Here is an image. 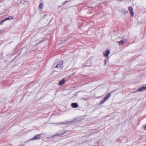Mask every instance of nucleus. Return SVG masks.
<instances>
[{"label": "nucleus", "instance_id": "12", "mask_svg": "<svg viewBox=\"0 0 146 146\" xmlns=\"http://www.w3.org/2000/svg\"><path fill=\"white\" fill-rule=\"evenodd\" d=\"M89 61H90L88 60L87 61H86V62L85 63L83 64L85 66H90V64H88V65L87 64V63L89 62Z\"/></svg>", "mask_w": 146, "mask_h": 146}, {"label": "nucleus", "instance_id": "13", "mask_svg": "<svg viewBox=\"0 0 146 146\" xmlns=\"http://www.w3.org/2000/svg\"><path fill=\"white\" fill-rule=\"evenodd\" d=\"M119 45H122L124 44V42L123 40H121L120 41L118 42Z\"/></svg>", "mask_w": 146, "mask_h": 146}, {"label": "nucleus", "instance_id": "2", "mask_svg": "<svg viewBox=\"0 0 146 146\" xmlns=\"http://www.w3.org/2000/svg\"><path fill=\"white\" fill-rule=\"evenodd\" d=\"M63 67V62L62 61H60L58 62L57 64L55 66V68L59 69H61Z\"/></svg>", "mask_w": 146, "mask_h": 146}, {"label": "nucleus", "instance_id": "3", "mask_svg": "<svg viewBox=\"0 0 146 146\" xmlns=\"http://www.w3.org/2000/svg\"><path fill=\"white\" fill-rule=\"evenodd\" d=\"M66 132V131L64 130H61L58 132L56 134L52 136V137H54L56 136H59L64 134Z\"/></svg>", "mask_w": 146, "mask_h": 146}, {"label": "nucleus", "instance_id": "19", "mask_svg": "<svg viewBox=\"0 0 146 146\" xmlns=\"http://www.w3.org/2000/svg\"><path fill=\"white\" fill-rule=\"evenodd\" d=\"M127 13H128V11H125V14Z\"/></svg>", "mask_w": 146, "mask_h": 146}, {"label": "nucleus", "instance_id": "4", "mask_svg": "<svg viewBox=\"0 0 146 146\" xmlns=\"http://www.w3.org/2000/svg\"><path fill=\"white\" fill-rule=\"evenodd\" d=\"M76 119L72 120L71 121H66L64 122H60L59 124H62V125H67L68 124L72 123L76 121H75Z\"/></svg>", "mask_w": 146, "mask_h": 146}, {"label": "nucleus", "instance_id": "7", "mask_svg": "<svg viewBox=\"0 0 146 146\" xmlns=\"http://www.w3.org/2000/svg\"><path fill=\"white\" fill-rule=\"evenodd\" d=\"M128 9L132 17H133L134 15V13L133 10V8L132 7H129L128 8Z\"/></svg>", "mask_w": 146, "mask_h": 146}, {"label": "nucleus", "instance_id": "16", "mask_svg": "<svg viewBox=\"0 0 146 146\" xmlns=\"http://www.w3.org/2000/svg\"><path fill=\"white\" fill-rule=\"evenodd\" d=\"M5 21V19H4L1 21L0 22V25H2L3 24V22Z\"/></svg>", "mask_w": 146, "mask_h": 146}, {"label": "nucleus", "instance_id": "21", "mask_svg": "<svg viewBox=\"0 0 146 146\" xmlns=\"http://www.w3.org/2000/svg\"><path fill=\"white\" fill-rule=\"evenodd\" d=\"M1 34V33H0V34Z\"/></svg>", "mask_w": 146, "mask_h": 146}, {"label": "nucleus", "instance_id": "14", "mask_svg": "<svg viewBox=\"0 0 146 146\" xmlns=\"http://www.w3.org/2000/svg\"><path fill=\"white\" fill-rule=\"evenodd\" d=\"M13 19V17L12 16H9L8 17H7L5 19V21H6L12 19Z\"/></svg>", "mask_w": 146, "mask_h": 146}, {"label": "nucleus", "instance_id": "9", "mask_svg": "<svg viewBox=\"0 0 146 146\" xmlns=\"http://www.w3.org/2000/svg\"><path fill=\"white\" fill-rule=\"evenodd\" d=\"M71 106L74 108H77L78 106V104L77 103H72Z\"/></svg>", "mask_w": 146, "mask_h": 146}, {"label": "nucleus", "instance_id": "6", "mask_svg": "<svg viewBox=\"0 0 146 146\" xmlns=\"http://www.w3.org/2000/svg\"><path fill=\"white\" fill-rule=\"evenodd\" d=\"M41 134H39L36 135H35L33 138H31L30 139V141H33L34 140H36L39 139L40 137Z\"/></svg>", "mask_w": 146, "mask_h": 146}, {"label": "nucleus", "instance_id": "17", "mask_svg": "<svg viewBox=\"0 0 146 146\" xmlns=\"http://www.w3.org/2000/svg\"><path fill=\"white\" fill-rule=\"evenodd\" d=\"M68 1H65L64 3H63L62 4L63 5H64L66 3H67V2H68Z\"/></svg>", "mask_w": 146, "mask_h": 146}, {"label": "nucleus", "instance_id": "5", "mask_svg": "<svg viewBox=\"0 0 146 146\" xmlns=\"http://www.w3.org/2000/svg\"><path fill=\"white\" fill-rule=\"evenodd\" d=\"M110 53V50L108 49L106 50L103 53L104 56L106 57L107 58H108V55Z\"/></svg>", "mask_w": 146, "mask_h": 146}, {"label": "nucleus", "instance_id": "15", "mask_svg": "<svg viewBox=\"0 0 146 146\" xmlns=\"http://www.w3.org/2000/svg\"><path fill=\"white\" fill-rule=\"evenodd\" d=\"M108 58H106L104 62L105 65H106V64L107 62H108Z\"/></svg>", "mask_w": 146, "mask_h": 146}, {"label": "nucleus", "instance_id": "11", "mask_svg": "<svg viewBox=\"0 0 146 146\" xmlns=\"http://www.w3.org/2000/svg\"><path fill=\"white\" fill-rule=\"evenodd\" d=\"M43 6L44 5L43 3H40L39 5V8L41 9H42L43 7Z\"/></svg>", "mask_w": 146, "mask_h": 146}, {"label": "nucleus", "instance_id": "10", "mask_svg": "<svg viewBox=\"0 0 146 146\" xmlns=\"http://www.w3.org/2000/svg\"><path fill=\"white\" fill-rule=\"evenodd\" d=\"M146 90V85L145 87H141L138 89V91L140 92H142L144 90Z\"/></svg>", "mask_w": 146, "mask_h": 146}, {"label": "nucleus", "instance_id": "20", "mask_svg": "<svg viewBox=\"0 0 146 146\" xmlns=\"http://www.w3.org/2000/svg\"><path fill=\"white\" fill-rule=\"evenodd\" d=\"M42 41H42H41L40 42H39V43H41V42Z\"/></svg>", "mask_w": 146, "mask_h": 146}, {"label": "nucleus", "instance_id": "18", "mask_svg": "<svg viewBox=\"0 0 146 146\" xmlns=\"http://www.w3.org/2000/svg\"><path fill=\"white\" fill-rule=\"evenodd\" d=\"M144 130H146V125L144 127Z\"/></svg>", "mask_w": 146, "mask_h": 146}, {"label": "nucleus", "instance_id": "1", "mask_svg": "<svg viewBox=\"0 0 146 146\" xmlns=\"http://www.w3.org/2000/svg\"><path fill=\"white\" fill-rule=\"evenodd\" d=\"M110 95H111L110 93H109L104 98L101 99L100 104V105H102L107 100H108V98L110 96Z\"/></svg>", "mask_w": 146, "mask_h": 146}, {"label": "nucleus", "instance_id": "8", "mask_svg": "<svg viewBox=\"0 0 146 146\" xmlns=\"http://www.w3.org/2000/svg\"><path fill=\"white\" fill-rule=\"evenodd\" d=\"M65 83V80L64 79H62L59 82L58 85L59 86H62Z\"/></svg>", "mask_w": 146, "mask_h": 146}]
</instances>
